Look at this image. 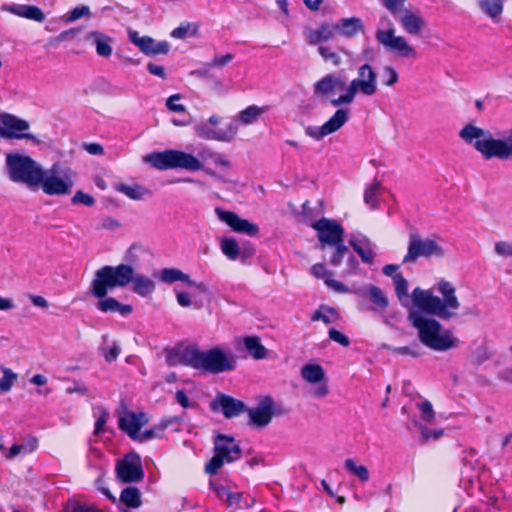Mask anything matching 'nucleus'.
Returning <instances> with one entry per match:
<instances>
[{"mask_svg": "<svg viewBox=\"0 0 512 512\" xmlns=\"http://www.w3.org/2000/svg\"><path fill=\"white\" fill-rule=\"evenodd\" d=\"M133 284L132 290L141 297H147L155 291V283L144 274L134 273V268L129 264L116 266L105 265L95 272L90 284V293L95 298H104L110 290L123 288Z\"/></svg>", "mask_w": 512, "mask_h": 512, "instance_id": "obj_1", "label": "nucleus"}, {"mask_svg": "<svg viewBox=\"0 0 512 512\" xmlns=\"http://www.w3.org/2000/svg\"><path fill=\"white\" fill-rule=\"evenodd\" d=\"M494 138L490 131L468 124L459 132V137L466 143L473 144L483 159L493 158L508 161L512 159V128Z\"/></svg>", "mask_w": 512, "mask_h": 512, "instance_id": "obj_2", "label": "nucleus"}, {"mask_svg": "<svg viewBox=\"0 0 512 512\" xmlns=\"http://www.w3.org/2000/svg\"><path fill=\"white\" fill-rule=\"evenodd\" d=\"M437 289L443 296V299L435 296L430 289L423 290L417 287L412 291V302L422 312L448 321L456 316V311L460 308L456 289L452 283L445 279H441L438 282Z\"/></svg>", "mask_w": 512, "mask_h": 512, "instance_id": "obj_3", "label": "nucleus"}, {"mask_svg": "<svg viewBox=\"0 0 512 512\" xmlns=\"http://www.w3.org/2000/svg\"><path fill=\"white\" fill-rule=\"evenodd\" d=\"M408 319L418 331L420 342L434 351H448L457 348L460 340L449 329L442 331L441 323L434 318H427L418 312H409Z\"/></svg>", "mask_w": 512, "mask_h": 512, "instance_id": "obj_4", "label": "nucleus"}, {"mask_svg": "<svg viewBox=\"0 0 512 512\" xmlns=\"http://www.w3.org/2000/svg\"><path fill=\"white\" fill-rule=\"evenodd\" d=\"M6 166L9 178L13 182L24 183L34 188L43 180V169L30 156L7 154Z\"/></svg>", "mask_w": 512, "mask_h": 512, "instance_id": "obj_5", "label": "nucleus"}, {"mask_svg": "<svg viewBox=\"0 0 512 512\" xmlns=\"http://www.w3.org/2000/svg\"><path fill=\"white\" fill-rule=\"evenodd\" d=\"M193 369L204 374H219L235 370L236 360L219 347L202 351L195 345Z\"/></svg>", "mask_w": 512, "mask_h": 512, "instance_id": "obj_6", "label": "nucleus"}, {"mask_svg": "<svg viewBox=\"0 0 512 512\" xmlns=\"http://www.w3.org/2000/svg\"><path fill=\"white\" fill-rule=\"evenodd\" d=\"M145 161L158 170L185 169L188 171H199L203 165L193 154L180 150H165L153 152L145 157Z\"/></svg>", "mask_w": 512, "mask_h": 512, "instance_id": "obj_7", "label": "nucleus"}, {"mask_svg": "<svg viewBox=\"0 0 512 512\" xmlns=\"http://www.w3.org/2000/svg\"><path fill=\"white\" fill-rule=\"evenodd\" d=\"M242 457V449L235 438L226 434H217L214 439V455L205 464L204 471L215 475L225 463H233Z\"/></svg>", "mask_w": 512, "mask_h": 512, "instance_id": "obj_8", "label": "nucleus"}, {"mask_svg": "<svg viewBox=\"0 0 512 512\" xmlns=\"http://www.w3.org/2000/svg\"><path fill=\"white\" fill-rule=\"evenodd\" d=\"M377 75L370 64H363L358 68V77L353 79L347 87V92L337 99L331 100L334 107L351 104L358 92L365 96H372L377 92Z\"/></svg>", "mask_w": 512, "mask_h": 512, "instance_id": "obj_9", "label": "nucleus"}, {"mask_svg": "<svg viewBox=\"0 0 512 512\" xmlns=\"http://www.w3.org/2000/svg\"><path fill=\"white\" fill-rule=\"evenodd\" d=\"M444 249L430 238H422L417 231L409 234L407 253L403 258V263H415L420 257L431 258L442 257Z\"/></svg>", "mask_w": 512, "mask_h": 512, "instance_id": "obj_10", "label": "nucleus"}, {"mask_svg": "<svg viewBox=\"0 0 512 512\" xmlns=\"http://www.w3.org/2000/svg\"><path fill=\"white\" fill-rule=\"evenodd\" d=\"M406 1L407 0H381L383 6L393 16L400 13L398 20L408 34L419 35L425 27V20L419 13L404 8Z\"/></svg>", "mask_w": 512, "mask_h": 512, "instance_id": "obj_11", "label": "nucleus"}, {"mask_svg": "<svg viewBox=\"0 0 512 512\" xmlns=\"http://www.w3.org/2000/svg\"><path fill=\"white\" fill-rule=\"evenodd\" d=\"M51 175L46 176L43 170V180L40 185L42 190L47 195H68L71 193L73 188V180L71 178L73 172L67 169L63 172V178L56 175L59 173V164L54 163L51 168Z\"/></svg>", "mask_w": 512, "mask_h": 512, "instance_id": "obj_12", "label": "nucleus"}, {"mask_svg": "<svg viewBox=\"0 0 512 512\" xmlns=\"http://www.w3.org/2000/svg\"><path fill=\"white\" fill-rule=\"evenodd\" d=\"M310 226L317 231L319 247L322 250L344 241V228L336 220L321 218Z\"/></svg>", "mask_w": 512, "mask_h": 512, "instance_id": "obj_13", "label": "nucleus"}, {"mask_svg": "<svg viewBox=\"0 0 512 512\" xmlns=\"http://www.w3.org/2000/svg\"><path fill=\"white\" fill-rule=\"evenodd\" d=\"M28 121L9 113H0V136L5 139L34 140L35 136L28 133Z\"/></svg>", "mask_w": 512, "mask_h": 512, "instance_id": "obj_14", "label": "nucleus"}, {"mask_svg": "<svg viewBox=\"0 0 512 512\" xmlns=\"http://www.w3.org/2000/svg\"><path fill=\"white\" fill-rule=\"evenodd\" d=\"M376 40L391 52H396L405 58H416L417 53L414 47L408 44L403 36H396L394 29L378 30L375 34Z\"/></svg>", "mask_w": 512, "mask_h": 512, "instance_id": "obj_15", "label": "nucleus"}, {"mask_svg": "<svg viewBox=\"0 0 512 512\" xmlns=\"http://www.w3.org/2000/svg\"><path fill=\"white\" fill-rule=\"evenodd\" d=\"M117 479L123 483H136L144 478V470L137 454H128L116 464Z\"/></svg>", "mask_w": 512, "mask_h": 512, "instance_id": "obj_16", "label": "nucleus"}, {"mask_svg": "<svg viewBox=\"0 0 512 512\" xmlns=\"http://www.w3.org/2000/svg\"><path fill=\"white\" fill-rule=\"evenodd\" d=\"M349 120V111L340 108L322 125V126H308L305 128V134L314 140H321L338 131Z\"/></svg>", "mask_w": 512, "mask_h": 512, "instance_id": "obj_17", "label": "nucleus"}, {"mask_svg": "<svg viewBox=\"0 0 512 512\" xmlns=\"http://www.w3.org/2000/svg\"><path fill=\"white\" fill-rule=\"evenodd\" d=\"M249 421L248 424L252 427L263 428L270 424L273 416H275V401L267 395L261 399L258 405L254 408H247Z\"/></svg>", "mask_w": 512, "mask_h": 512, "instance_id": "obj_18", "label": "nucleus"}, {"mask_svg": "<svg viewBox=\"0 0 512 512\" xmlns=\"http://www.w3.org/2000/svg\"><path fill=\"white\" fill-rule=\"evenodd\" d=\"M209 408L213 412L221 411L227 419L238 417L247 410L242 400L220 392L210 402Z\"/></svg>", "mask_w": 512, "mask_h": 512, "instance_id": "obj_19", "label": "nucleus"}, {"mask_svg": "<svg viewBox=\"0 0 512 512\" xmlns=\"http://www.w3.org/2000/svg\"><path fill=\"white\" fill-rule=\"evenodd\" d=\"M129 40L147 56L166 55L170 51L167 41L156 42L150 36H140L137 31H129Z\"/></svg>", "mask_w": 512, "mask_h": 512, "instance_id": "obj_20", "label": "nucleus"}, {"mask_svg": "<svg viewBox=\"0 0 512 512\" xmlns=\"http://www.w3.org/2000/svg\"><path fill=\"white\" fill-rule=\"evenodd\" d=\"M215 213L218 218L222 222L226 223L234 232L243 233L249 236H254L259 232V228L256 224L240 218L239 215L233 211L216 208Z\"/></svg>", "mask_w": 512, "mask_h": 512, "instance_id": "obj_21", "label": "nucleus"}, {"mask_svg": "<svg viewBox=\"0 0 512 512\" xmlns=\"http://www.w3.org/2000/svg\"><path fill=\"white\" fill-rule=\"evenodd\" d=\"M147 423L148 418L144 412L128 411L118 419V428L134 441L138 437L141 428Z\"/></svg>", "mask_w": 512, "mask_h": 512, "instance_id": "obj_22", "label": "nucleus"}, {"mask_svg": "<svg viewBox=\"0 0 512 512\" xmlns=\"http://www.w3.org/2000/svg\"><path fill=\"white\" fill-rule=\"evenodd\" d=\"M347 87L348 86L342 79L336 77L334 74H327L314 84V95L319 96L331 103V100L335 99L332 98V95H334L335 91H347Z\"/></svg>", "mask_w": 512, "mask_h": 512, "instance_id": "obj_23", "label": "nucleus"}, {"mask_svg": "<svg viewBox=\"0 0 512 512\" xmlns=\"http://www.w3.org/2000/svg\"><path fill=\"white\" fill-rule=\"evenodd\" d=\"M195 344L166 349V363L170 367L184 365L193 368Z\"/></svg>", "mask_w": 512, "mask_h": 512, "instance_id": "obj_24", "label": "nucleus"}, {"mask_svg": "<svg viewBox=\"0 0 512 512\" xmlns=\"http://www.w3.org/2000/svg\"><path fill=\"white\" fill-rule=\"evenodd\" d=\"M1 9L18 17L33 20L38 23H41L45 20V14L38 6L4 4L2 5Z\"/></svg>", "mask_w": 512, "mask_h": 512, "instance_id": "obj_25", "label": "nucleus"}, {"mask_svg": "<svg viewBox=\"0 0 512 512\" xmlns=\"http://www.w3.org/2000/svg\"><path fill=\"white\" fill-rule=\"evenodd\" d=\"M334 28L335 32L345 38H353L364 32L363 22L358 17L341 18L334 25Z\"/></svg>", "mask_w": 512, "mask_h": 512, "instance_id": "obj_26", "label": "nucleus"}, {"mask_svg": "<svg viewBox=\"0 0 512 512\" xmlns=\"http://www.w3.org/2000/svg\"><path fill=\"white\" fill-rule=\"evenodd\" d=\"M304 35L310 45H318L324 41H330L335 36L334 25L322 22L317 29L308 28Z\"/></svg>", "mask_w": 512, "mask_h": 512, "instance_id": "obj_27", "label": "nucleus"}, {"mask_svg": "<svg viewBox=\"0 0 512 512\" xmlns=\"http://www.w3.org/2000/svg\"><path fill=\"white\" fill-rule=\"evenodd\" d=\"M196 131L198 136L203 139L228 142L235 137L237 133V127L234 124H230L227 131L217 132L205 124H200L196 127Z\"/></svg>", "mask_w": 512, "mask_h": 512, "instance_id": "obj_28", "label": "nucleus"}, {"mask_svg": "<svg viewBox=\"0 0 512 512\" xmlns=\"http://www.w3.org/2000/svg\"><path fill=\"white\" fill-rule=\"evenodd\" d=\"M96 307L103 313L117 312L122 316H128L133 312V307L130 304H122L114 297L98 298Z\"/></svg>", "mask_w": 512, "mask_h": 512, "instance_id": "obj_29", "label": "nucleus"}, {"mask_svg": "<svg viewBox=\"0 0 512 512\" xmlns=\"http://www.w3.org/2000/svg\"><path fill=\"white\" fill-rule=\"evenodd\" d=\"M311 273L317 279H323L325 284L339 293H346L349 291L348 287L342 282L333 280L331 277L333 273L327 270L323 263H316L311 267Z\"/></svg>", "mask_w": 512, "mask_h": 512, "instance_id": "obj_30", "label": "nucleus"}, {"mask_svg": "<svg viewBox=\"0 0 512 512\" xmlns=\"http://www.w3.org/2000/svg\"><path fill=\"white\" fill-rule=\"evenodd\" d=\"M87 40H91L99 56L110 57L112 55V38L99 31H92L87 35Z\"/></svg>", "mask_w": 512, "mask_h": 512, "instance_id": "obj_31", "label": "nucleus"}, {"mask_svg": "<svg viewBox=\"0 0 512 512\" xmlns=\"http://www.w3.org/2000/svg\"><path fill=\"white\" fill-rule=\"evenodd\" d=\"M350 246L359 255L363 263L372 264L375 253L371 247V243L367 238L357 240L355 238L349 240Z\"/></svg>", "mask_w": 512, "mask_h": 512, "instance_id": "obj_32", "label": "nucleus"}, {"mask_svg": "<svg viewBox=\"0 0 512 512\" xmlns=\"http://www.w3.org/2000/svg\"><path fill=\"white\" fill-rule=\"evenodd\" d=\"M243 344L249 356L256 360H261L267 357V349L261 343L258 336H246L243 339Z\"/></svg>", "mask_w": 512, "mask_h": 512, "instance_id": "obj_33", "label": "nucleus"}, {"mask_svg": "<svg viewBox=\"0 0 512 512\" xmlns=\"http://www.w3.org/2000/svg\"><path fill=\"white\" fill-rule=\"evenodd\" d=\"M367 293L371 303L373 304L371 307L372 311L378 312L386 310L389 305V300L381 288L371 285L367 288Z\"/></svg>", "mask_w": 512, "mask_h": 512, "instance_id": "obj_34", "label": "nucleus"}, {"mask_svg": "<svg viewBox=\"0 0 512 512\" xmlns=\"http://www.w3.org/2000/svg\"><path fill=\"white\" fill-rule=\"evenodd\" d=\"M119 501L127 508H139L142 504L140 490L135 486L124 488L120 493Z\"/></svg>", "mask_w": 512, "mask_h": 512, "instance_id": "obj_35", "label": "nucleus"}, {"mask_svg": "<svg viewBox=\"0 0 512 512\" xmlns=\"http://www.w3.org/2000/svg\"><path fill=\"white\" fill-rule=\"evenodd\" d=\"M301 377L308 383H321L325 379V371L319 364H306L301 368Z\"/></svg>", "mask_w": 512, "mask_h": 512, "instance_id": "obj_36", "label": "nucleus"}, {"mask_svg": "<svg viewBox=\"0 0 512 512\" xmlns=\"http://www.w3.org/2000/svg\"><path fill=\"white\" fill-rule=\"evenodd\" d=\"M159 279L167 284H172L176 281H181L184 283H190V276L188 274L183 273L181 270L177 268H164L160 272Z\"/></svg>", "mask_w": 512, "mask_h": 512, "instance_id": "obj_37", "label": "nucleus"}, {"mask_svg": "<svg viewBox=\"0 0 512 512\" xmlns=\"http://www.w3.org/2000/svg\"><path fill=\"white\" fill-rule=\"evenodd\" d=\"M223 254L230 260H236L240 255L238 242L234 238L224 237L220 242Z\"/></svg>", "mask_w": 512, "mask_h": 512, "instance_id": "obj_38", "label": "nucleus"}, {"mask_svg": "<svg viewBox=\"0 0 512 512\" xmlns=\"http://www.w3.org/2000/svg\"><path fill=\"white\" fill-rule=\"evenodd\" d=\"M345 469L356 476L362 482H367L369 480V471L364 465H357L352 458H347L344 462Z\"/></svg>", "mask_w": 512, "mask_h": 512, "instance_id": "obj_39", "label": "nucleus"}, {"mask_svg": "<svg viewBox=\"0 0 512 512\" xmlns=\"http://www.w3.org/2000/svg\"><path fill=\"white\" fill-rule=\"evenodd\" d=\"M114 189L120 193H123L128 198L133 200H140L143 198L144 195V188L140 185H127L124 183H117L114 186Z\"/></svg>", "mask_w": 512, "mask_h": 512, "instance_id": "obj_40", "label": "nucleus"}, {"mask_svg": "<svg viewBox=\"0 0 512 512\" xmlns=\"http://www.w3.org/2000/svg\"><path fill=\"white\" fill-rule=\"evenodd\" d=\"M381 183L378 180H374L373 183L367 185L364 190V202L371 208L375 209L379 205L378 191Z\"/></svg>", "mask_w": 512, "mask_h": 512, "instance_id": "obj_41", "label": "nucleus"}, {"mask_svg": "<svg viewBox=\"0 0 512 512\" xmlns=\"http://www.w3.org/2000/svg\"><path fill=\"white\" fill-rule=\"evenodd\" d=\"M479 5L482 11L491 18L499 16L503 11V0H480Z\"/></svg>", "mask_w": 512, "mask_h": 512, "instance_id": "obj_42", "label": "nucleus"}, {"mask_svg": "<svg viewBox=\"0 0 512 512\" xmlns=\"http://www.w3.org/2000/svg\"><path fill=\"white\" fill-rule=\"evenodd\" d=\"M198 32V25L190 22H182L172 30L171 36L176 39H184L187 36H194Z\"/></svg>", "mask_w": 512, "mask_h": 512, "instance_id": "obj_43", "label": "nucleus"}, {"mask_svg": "<svg viewBox=\"0 0 512 512\" xmlns=\"http://www.w3.org/2000/svg\"><path fill=\"white\" fill-rule=\"evenodd\" d=\"M263 112L264 108L251 105L240 112L239 119L243 124H251L255 122Z\"/></svg>", "mask_w": 512, "mask_h": 512, "instance_id": "obj_44", "label": "nucleus"}, {"mask_svg": "<svg viewBox=\"0 0 512 512\" xmlns=\"http://www.w3.org/2000/svg\"><path fill=\"white\" fill-rule=\"evenodd\" d=\"M166 427L167 424H163L159 427L150 428L143 432H140L138 434V437L134 441L143 443L151 439L161 438L164 434Z\"/></svg>", "mask_w": 512, "mask_h": 512, "instance_id": "obj_45", "label": "nucleus"}, {"mask_svg": "<svg viewBox=\"0 0 512 512\" xmlns=\"http://www.w3.org/2000/svg\"><path fill=\"white\" fill-rule=\"evenodd\" d=\"M330 247H334L333 255L330 258V264L333 267H338L341 265L344 256L348 254V247L344 244V241L331 245Z\"/></svg>", "mask_w": 512, "mask_h": 512, "instance_id": "obj_46", "label": "nucleus"}, {"mask_svg": "<svg viewBox=\"0 0 512 512\" xmlns=\"http://www.w3.org/2000/svg\"><path fill=\"white\" fill-rule=\"evenodd\" d=\"M393 283L395 286V293L399 299L408 295V281L402 273H396L393 276Z\"/></svg>", "mask_w": 512, "mask_h": 512, "instance_id": "obj_47", "label": "nucleus"}, {"mask_svg": "<svg viewBox=\"0 0 512 512\" xmlns=\"http://www.w3.org/2000/svg\"><path fill=\"white\" fill-rule=\"evenodd\" d=\"M382 77H383V83L386 86H393L395 85L398 80V72L396 69L392 66H385L382 70Z\"/></svg>", "mask_w": 512, "mask_h": 512, "instance_id": "obj_48", "label": "nucleus"}, {"mask_svg": "<svg viewBox=\"0 0 512 512\" xmlns=\"http://www.w3.org/2000/svg\"><path fill=\"white\" fill-rule=\"evenodd\" d=\"M318 52L325 61H329L335 66H339L341 64V57L336 52L331 51L330 48L319 46Z\"/></svg>", "mask_w": 512, "mask_h": 512, "instance_id": "obj_49", "label": "nucleus"}, {"mask_svg": "<svg viewBox=\"0 0 512 512\" xmlns=\"http://www.w3.org/2000/svg\"><path fill=\"white\" fill-rule=\"evenodd\" d=\"M71 202L72 204H83L87 207H91L94 205L95 200L91 195L84 193L82 190H78L72 197Z\"/></svg>", "mask_w": 512, "mask_h": 512, "instance_id": "obj_50", "label": "nucleus"}, {"mask_svg": "<svg viewBox=\"0 0 512 512\" xmlns=\"http://www.w3.org/2000/svg\"><path fill=\"white\" fill-rule=\"evenodd\" d=\"M328 335L332 341L339 343L343 347H348L350 345L349 338L335 328H330L328 331Z\"/></svg>", "mask_w": 512, "mask_h": 512, "instance_id": "obj_51", "label": "nucleus"}, {"mask_svg": "<svg viewBox=\"0 0 512 512\" xmlns=\"http://www.w3.org/2000/svg\"><path fill=\"white\" fill-rule=\"evenodd\" d=\"M419 409L422 413V419L426 422H431L434 419V410L430 401L425 400L419 405Z\"/></svg>", "mask_w": 512, "mask_h": 512, "instance_id": "obj_52", "label": "nucleus"}, {"mask_svg": "<svg viewBox=\"0 0 512 512\" xmlns=\"http://www.w3.org/2000/svg\"><path fill=\"white\" fill-rule=\"evenodd\" d=\"M15 378L16 374L12 373L10 370H6L4 375L0 378V390L3 392L9 391Z\"/></svg>", "mask_w": 512, "mask_h": 512, "instance_id": "obj_53", "label": "nucleus"}, {"mask_svg": "<svg viewBox=\"0 0 512 512\" xmlns=\"http://www.w3.org/2000/svg\"><path fill=\"white\" fill-rule=\"evenodd\" d=\"M109 418V413L106 410H102L94 424V434L100 435L104 432V426Z\"/></svg>", "mask_w": 512, "mask_h": 512, "instance_id": "obj_54", "label": "nucleus"}, {"mask_svg": "<svg viewBox=\"0 0 512 512\" xmlns=\"http://www.w3.org/2000/svg\"><path fill=\"white\" fill-rule=\"evenodd\" d=\"M89 7L82 5L73 8L68 15V21L73 22L89 14Z\"/></svg>", "mask_w": 512, "mask_h": 512, "instance_id": "obj_55", "label": "nucleus"}, {"mask_svg": "<svg viewBox=\"0 0 512 512\" xmlns=\"http://www.w3.org/2000/svg\"><path fill=\"white\" fill-rule=\"evenodd\" d=\"M490 358V354L488 349L485 346L479 347L473 355V362L477 365H480L487 361Z\"/></svg>", "mask_w": 512, "mask_h": 512, "instance_id": "obj_56", "label": "nucleus"}, {"mask_svg": "<svg viewBox=\"0 0 512 512\" xmlns=\"http://www.w3.org/2000/svg\"><path fill=\"white\" fill-rule=\"evenodd\" d=\"M68 512H102L98 508L92 505L83 504L80 502L73 503L70 507Z\"/></svg>", "mask_w": 512, "mask_h": 512, "instance_id": "obj_57", "label": "nucleus"}, {"mask_svg": "<svg viewBox=\"0 0 512 512\" xmlns=\"http://www.w3.org/2000/svg\"><path fill=\"white\" fill-rule=\"evenodd\" d=\"M495 251L504 257H512V245L505 241H500L495 244Z\"/></svg>", "mask_w": 512, "mask_h": 512, "instance_id": "obj_58", "label": "nucleus"}, {"mask_svg": "<svg viewBox=\"0 0 512 512\" xmlns=\"http://www.w3.org/2000/svg\"><path fill=\"white\" fill-rule=\"evenodd\" d=\"M180 99L179 94H174L170 96L166 101V106L170 111L182 113L185 111V107L182 104H176L174 103V100Z\"/></svg>", "mask_w": 512, "mask_h": 512, "instance_id": "obj_59", "label": "nucleus"}, {"mask_svg": "<svg viewBox=\"0 0 512 512\" xmlns=\"http://www.w3.org/2000/svg\"><path fill=\"white\" fill-rule=\"evenodd\" d=\"M234 59V55L231 53H226L225 55L215 56L212 59L211 66L223 67L230 63Z\"/></svg>", "mask_w": 512, "mask_h": 512, "instance_id": "obj_60", "label": "nucleus"}, {"mask_svg": "<svg viewBox=\"0 0 512 512\" xmlns=\"http://www.w3.org/2000/svg\"><path fill=\"white\" fill-rule=\"evenodd\" d=\"M119 353L120 349L116 345L103 349V356L105 360L109 363L115 361L119 356Z\"/></svg>", "mask_w": 512, "mask_h": 512, "instance_id": "obj_61", "label": "nucleus"}, {"mask_svg": "<svg viewBox=\"0 0 512 512\" xmlns=\"http://www.w3.org/2000/svg\"><path fill=\"white\" fill-rule=\"evenodd\" d=\"M147 70L149 71L150 74L157 76L161 79L166 78L165 68L161 65H156L154 63H148Z\"/></svg>", "mask_w": 512, "mask_h": 512, "instance_id": "obj_62", "label": "nucleus"}, {"mask_svg": "<svg viewBox=\"0 0 512 512\" xmlns=\"http://www.w3.org/2000/svg\"><path fill=\"white\" fill-rule=\"evenodd\" d=\"M392 352L399 355H410L414 358L420 356V353L417 350H414L409 346L394 347L392 348Z\"/></svg>", "mask_w": 512, "mask_h": 512, "instance_id": "obj_63", "label": "nucleus"}, {"mask_svg": "<svg viewBox=\"0 0 512 512\" xmlns=\"http://www.w3.org/2000/svg\"><path fill=\"white\" fill-rule=\"evenodd\" d=\"M421 434H422V437L424 438V440L427 441L431 438H433V439L440 438L443 435V430H441V429L431 430L428 428H422Z\"/></svg>", "mask_w": 512, "mask_h": 512, "instance_id": "obj_64", "label": "nucleus"}]
</instances>
